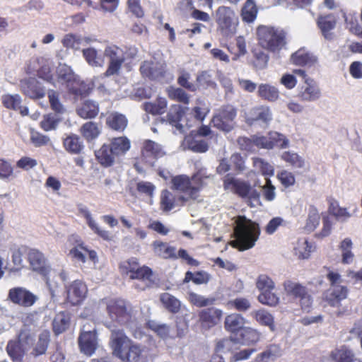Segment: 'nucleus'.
Wrapping results in <instances>:
<instances>
[{
	"label": "nucleus",
	"instance_id": "5fc2aeb1",
	"mask_svg": "<svg viewBox=\"0 0 362 362\" xmlns=\"http://www.w3.org/2000/svg\"><path fill=\"white\" fill-rule=\"evenodd\" d=\"M320 220V216L318 210L314 206H310L305 227V229L308 231H313L319 225Z\"/></svg>",
	"mask_w": 362,
	"mask_h": 362
},
{
	"label": "nucleus",
	"instance_id": "49530a36",
	"mask_svg": "<svg viewBox=\"0 0 362 362\" xmlns=\"http://www.w3.org/2000/svg\"><path fill=\"white\" fill-rule=\"evenodd\" d=\"M77 75H76L70 66L66 64H59L57 68V77L59 81L65 83L68 86V83H71Z\"/></svg>",
	"mask_w": 362,
	"mask_h": 362
},
{
	"label": "nucleus",
	"instance_id": "cd10ccee",
	"mask_svg": "<svg viewBox=\"0 0 362 362\" xmlns=\"http://www.w3.org/2000/svg\"><path fill=\"white\" fill-rule=\"evenodd\" d=\"M95 156L98 162L105 167L112 165L117 158V156L113 153V150L110 144H103L95 152Z\"/></svg>",
	"mask_w": 362,
	"mask_h": 362
},
{
	"label": "nucleus",
	"instance_id": "473e14b6",
	"mask_svg": "<svg viewBox=\"0 0 362 362\" xmlns=\"http://www.w3.org/2000/svg\"><path fill=\"white\" fill-rule=\"evenodd\" d=\"M83 216L86 219L88 226L92 230L105 240H112L113 235L107 230L100 228L95 221L92 218L90 211L85 209L81 211Z\"/></svg>",
	"mask_w": 362,
	"mask_h": 362
},
{
	"label": "nucleus",
	"instance_id": "9b49d317",
	"mask_svg": "<svg viewBox=\"0 0 362 362\" xmlns=\"http://www.w3.org/2000/svg\"><path fill=\"white\" fill-rule=\"evenodd\" d=\"M166 65L158 61H145L140 66L142 76L151 79H160L164 76Z\"/></svg>",
	"mask_w": 362,
	"mask_h": 362
},
{
	"label": "nucleus",
	"instance_id": "0eeeda50",
	"mask_svg": "<svg viewBox=\"0 0 362 362\" xmlns=\"http://www.w3.org/2000/svg\"><path fill=\"white\" fill-rule=\"evenodd\" d=\"M103 55L105 58L107 59L109 63L105 76H110L117 74L126 59L124 52L120 47L110 45L105 48Z\"/></svg>",
	"mask_w": 362,
	"mask_h": 362
},
{
	"label": "nucleus",
	"instance_id": "a18cd8bd",
	"mask_svg": "<svg viewBox=\"0 0 362 362\" xmlns=\"http://www.w3.org/2000/svg\"><path fill=\"white\" fill-rule=\"evenodd\" d=\"M160 301L165 308L173 313L179 312L181 306L180 301L168 293H164L160 295Z\"/></svg>",
	"mask_w": 362,
	"mask_h": 362
},
{
	"label": "nucleus",
	"instance_id": "6e6d98bb",
	"mask_svg": "<svg viewBox=\"0 0 362 362\" xmlns=\"http://www.w3.org/2000/svg\"><path fill=\"white\" fill-rule=\"evenodd\" d=\"M281 159L296 168H302L305 165L304 160L296 153L285 151L281 155Z\"/></svg>",
	"mask_w": 362,
	"mask_h": 362
},
{
	"label": "nucleus",
	"instance_id": "e433bc0d",
	"mask_svg": "<svg viewBox=\"0 0 362 362\" xmlns=\"http://www.w3.org/2000/svg\"><path fill=\"white\" fill-rule=\"evenodd\" d=\"M108 126L116 131H123L127 125L126 117L118 112H112L107 117Z\"/></svg>",
	"mask_w": 362,
	"mask_h": 362
},
{
	"label": "nucleus",
	"instance_id": "bf43d9fd",
	"mask_svg": "<svg viewBox=\"0 0 362 362\" xmlns=\"http://www.w3.org/2000/svg\"><path fill=\"white\" fill-rule=\"evenodd\" d=\"M209 112V108L207 104L203 100L197 99L195 106L192 109L194 118L199 121H203Z\"/></svg>",
	"mask_w": 362,
	"mask_h": 362
},
{
	"label": "nucleus",
	"instance_id": "39448f33",
	"mask_svg": "<svg viewBox=\"0 0 362 362\" xmlns=\"http://www.w3.org/2000/svg\"><path fill=\"white\" fill-rule=\"evenodd\" d=\"M237 115V110L233 105L221 107L211 119L213 126L223 132L231 131L234 126V119Z\"/></svg>",
	"mask_w": 362,
	"mask_h": 362
},
{
	"label": "nucleus",
	"instance_id": "c756f323",
	"mask_svg": "<svg viewBox=\"0 0 362 362\" xmlns=\"http://www.w3.org/2000/svg\"><path fill=\"white\" fill-rule=\"evenodd\" d=\"M152 246L156 255L163 259H177L175 247L169 245L168 243L156 240L153 243Z\"/></svg>",
	"mask_w": 362,
	"mask_h": 362
},
{
	"label": "nucleus",
	"instance_id": "9d476101",
	"mask_svg": "<svg viewBox=\"0 0 362 362\" xmlns=\"http://www.w3.org/2000/svg\"><path fill=\"white\" fill-rule=\"evenodd\" d=\"M149 357L147 346L132 341L119 360L122 362H146Z\"/></svg>",
	"mask_w": 362,
	"mask_h": 362
},
{
	"label": "nucleus",
	"instance_id": "f8f14e48",
	"mask_svg": "<svg viewBox=\"0 0 362 362\" xmlns=\"http://www.w3.org/2000/svg\"><path fill=\"white\" fill-rule=\"evenodd\" d=\"M8 297L13 303L23 307L33 305L37 299L36 296L21 287L11 289Z\"/></svg>",
	"mask_w": 362,
	"mask_h": 362
},
{
	"label": "nucleus",
	"instance_id": "4c0bfd02",
	"mask_svg": "<svg viewBox=\"0 0 362 362\" xmlns=\"http://www.w3.org/2000/svg\"><path fill=\"white\" fill-rule=\"evenodd\" d=\"M142 154L146 158L151 156L158 158L163 156L165 152L160 144L151 140H146L144 143Z\"/></svg>",
	"mask_w": 362,
	"mask_h": 362
},
{
	"label": "nucleus",
	"instance_id": "ddd939ff",
	"mask_svg": "<svg viewBox=\"0 0 362 362\" xmlns=\"http://www.w3.org/2000/svg\"><path fill=\"white\" fill-rule=\"evenodd\" d=\"M21 87L23 93L32 99H40L45 95V90L40 83L35 78H28L21 81Z\"/></svg>",
	"mask_w": 362,
	"mask_h": 362
},
{
	"label": "nucleus",
	"instance_id": "7c9ffc66",
	"mask_svg": "<svg viewBox=\"0 0 362 362\" xmlns=\"http://www.w3.org/2000/svg\"><path fill=\"white\" fill-rule=\"evenodd\" d=\"M1 101L4 106L7 109L13 110H20L23 115H26L28 113L27 107H23L21 104V98L19 95H4L1 97Z\"/></svg>",
	"mask_w": 362,
	"mask_h": 362
},
{
	"label": "nucleus",
	"instance_id": "58836bf2",
	"mask_svg": "<svg viewBox=\"0 0 362 362\" xmlns=\"http://www.w3.org/2000/svg\"><path fill=\"white\" fill-rule=\"evenodd\" d=\"M82 52L83 57L90 66L95 67H100L103 66L104 59L98 54L95 48L88 47L83 49Z\"/></svg>",
	"mask_w": 362,
	"mask_h": 362
},
{
	"label": "nucleus",
	"instance_id": "7ed1b4c3",
	"mask_svg": "<svg viewBox=\"0 0 362 362\" xmlns=\"http://www.w3.org/2000/svg\"><path fill=\"white\" fill-rule=\"evenodd\" d=\"M216 16L221 34L225 37L233 36L238 24V18L233 11L228 7L221 6L216 11Z\"/></svg>",
	"mask_w": 362,
	"mask_h": 362
},
{
	"label": "nucleus",
	"instance_id": "b1692460",
	"mask_svg": "<svg viewBox=\"0 0 362 362\" xmlns=\"http://www.w3.org/2000/svg\"><path fill=\"white\" fill-rule=\"evenodd\" d=\"M183 110L180 105H173L167 115L168 121L180 132H184L185 126L182 123Z\"/></svg>",
	"mask_w": 362,
	"mask_h": 362
},
{
	"label": "nucleus",
	"instance_id": "a878e982",
	"mask_svg": "<svg viewBox=\"0 0 362 362\" xmlns=\"http://www.w3.org/2000/svg\"><path fill=\"white\" fill-rule=\"evenodd\" d=\"M225 187H231L235 190L239 196L245 198L251 187L250 185L245 181L235 179L230 175H228L224 180Z\"/></svg>",
	"mask_w": 362,
	"mask_h": 362
},
{
	"label": "nucleus",
	"instance_id": "1a4fd4ad",
	"mask_svg": "<svg viewBox=\"0 0 362 362\" xmlns=\"http://www.w3.org/2000/svg\"><path fill=\"white\" fill-rule=\"evenodd\" d=\"M32 341L26 334L21 333L17 339L8 341L6 351L13 361H21Z\"/></svg>",
	"mask_w": 362,
	"mask_h": 362
},
{
	"label": "nucleus",
	"instance_id": "052dcab7",
	"mask_svg": "<svg viewBox=\"0 0 362 362\" xmlns=\"http://www.w3.org/2000/svg\"><path fill=\"white\" fill-rule=\"evenodd\" d=\"M170 98L177 100L184 104L189 103L188 94L182 88L170 87L167 90Z\"/></svg>",
	"mask_w": 362,
	"mask_h": 362
},
{
	"label": "nucleus",
	"instance_id": "f03ea898",
	"mask_svg": "<svg viewBox=\"0 0 362 362\" xmlns=\"http://www.w3.org/2000/svg\"><path fill=\"white\" fill-rule=\"evenodd\" d=\"M259 45L269 52L276 53L286 44V34L281 28L267 25H259L257 29Z\"/></svg>",
	"mask_w": 362,
	"mask_h": 362
},
{
	"label": "nucleus",
	"instance_id": "72a5a7b5",
	"mask_svg": "<svg viewBox=\"0 0 362 362\" xmlns=\"http://www.w3.org/2000/svg\"><path fill=\"white\" fill-rule=\"evenodd\" d=\"M258 95L269 102H275L279 98V91L274 86L267 83H262L258 86Z\"/></svg>",
	"mask_w": 362,
	"mask_h": 362
},
{
	"label": "nucleus",
	"instance_id": "0e129e2a",
	"mask_svg": "<svg viewBox=\"0 0 362 362\" xmlns=\"http://www.w3.org/2000/svg\"><path fill=\"white\" fill-rule=\"evenodd\" d=\"M269 134V139H270L272 142V148L274 146H278L281 148H286L288 147L289 141L284 134L277 132H270Z\"/></svg>",
	"mask_w": 362,
	"mask_h": 362
},
{
	"label": "nucleus",
	"instance_id": "3c124183",
	"mask_svg": "<svg viewBox=\"0 0 362 362\" xmlns=\"http://www.w3.org/2000/svg\"><path fill=\"white\" fill-rule=\"evenodd\" d=\"M145 110L153 115L163 114L167 107V100L164 98H158L155 103H146Z\"/></svg>",
	"mask_w": 362,
	"mask_h": 362
},
{
	"label": "nucleus",
	"instance_id": "5701e85b",
	"mask_svg": "<svg viewBox=\"0 0 362 362\" xmlns=\"http://www.w3.org/2000/svg\"><path fill=\"white\" fill-rule=\"evenodd\" d=\"M78 115L83 119L95 118L99 112L98 104L91 100H85L76 109Z\"/></svg>",
	"mask_w": 362,
	"mask_h": 362
},
{
	"label": "nucleus",
	"instance_id": "338daca9",
	"mask_svg": "<svg viewBox=\"0 0 362 362\" xmlns=\"http://www.w3.org/2000/svg\"><path fill=\"white\" fill-rule=\"evenodd\" d=\"M42 62L45 61V64L38 70V76L45 81L52 83L53 76L52 74V62L50 60L41 59Z\"/></svg>",
	"mask_w": 362,
	"mask_h": 362
},
{
	"label": "nucleus",
	"instance_id": "603ef678",
	"mask_svg": "<svg viewBox=\"0 0 362 362\" xmlns=\"http://www.w3.org/2000/svg\"><path fill=\"white\" fill-rule=\"evenodd\" d=\"M240 336L243 341L246 344H250L257 342L260 338V334L257 330L249 327H245L242 329Z\"/></svg>",
	"mask_w": 362,
	"mask_h": 362
},
{
	"label": "nucleus",
	"instance_id": "f3484780",
	"mask_svg": "<svg viewBox=\"0 0 362 362\" xmlns=\"http://www.w3.org/2000/svg\"><path fill=\"white\" fill-rule=\"evenodd\" d=\"M222 315V310L215 308L202 310L199 314V319L202 327L209 329L216 325L220 322Z\"/></svg>",
	"mask_w": 362,
	"mask_h": 362
},
{
	"label": "nucleus",
	"instance_id": "ea45409f",
	"mask_svg": "<svg viewBox=\"0 0 362 362\" xmlns=\"http://www.w3.org/2000/svg\"><path fill=\"white\" fill-rule=\"evenodd\" d=\"M286 293L295 298H300L308 292L307 288L301 284L291 281H286L284 284Z\"/></svg>",
	"mask_w": 362,
	"mask_h": 362
},
{
	"label": "nucleus",
	"instance_id": "c9c22d12",
	"mask_svg": "<svg viewBox=\"0 0 362 362\" xmlns=\"http://www.w3.org/2000/svg\"><path fill=\"white\" fill-rule=\"evenodd\" d=\"M69 323L70 316L69 313L61 312L57 314L52 322L54 332L56 334L62 333L69 327Z\"/></svg>",
	"mask_w": 362,
	"mask_h": 362
},
{
	"label": "nucleus",
	"instance_id": "f704fd0d",
	"mask_svg": "<svg viewBox=\"0 0 362 362\" xmlns=\"http://www.w3.org/2000/svg\"><path fill=\"white\" fill-rule=\"evenodd\" d=\"M63 144L65 149L71 153H79L83 148V141L76 134L68 135L64 138Z\"/></svg>",
	"mask_w": 362,
	"mask_h": 362
},
{
	"label": "nucleus",
	"instance_id": "2eb2a0df",
	"mask_svg": "<svg viewBox=\"0 0 362 362\" xmlns=\"http://www.w3.org/2000/svg\"><path fill=\"white\" fill-rule=\"evenodd\" d=\"M246 119L250 124L259 122L267 126L272 120V112L268 106H257L249 111Z\"/></svg>",
	"mask_w": 362,
	"mask_h": 362
},
{
	"label": "nucleus",
	"instance_id": "680f3d73",
	"mask_svg": "<svg viewBox=\"0 0 362 362\" xmlns=\"http://www.w3.org/2000/svg\"><path fill=\"white\" fill-rule=\"evenodd\" d=\"M295 254L300 259H307L310 256L311 246L309 245L306 239H301L297 242L294 248Z\"/></svg>",
	"mask_w": 362,
	"mask_h": 362
},
{
	"label": "nucleus",
	"instance_id": "a211bd4d",
	"mask_svg": "<svg viewBox=\"0 0 362 362\" xmlns=\"http://www.w3.org/2000/svg\"><path fill=\"white\" fill-rule=\"evenodd\" d=\"M86 293V286L81 281H75L67 288V300L72 305H77L83 300Z\"/></svg>",
	"mask_w": 362,
	"mask_h": 362
},
{
	"label": "nucleus",
	"instance_id": "13d9d810",
	"mask_svg": "<svg viewBox=\"0 0 362 362\" xmlns=\"http://www.w3.org/2000/svg\"><path fill=\"white\" fill-rule=\"evenodd\" d=\"M252 162L256 170L261 172L262 175L269 176L274 175V167L267 161L260 158H253Z\"/></svg>",
	"mask_w": 362,
	"mask_h": 362
},
{
	"label": "nucleus",
	"instance_id": "8fccbe9b",
	"mask_svg": "<svg viewBox=\"0 0 362 362\" xmlns=\"http://www.w3.org/2000/svg\"><path fill=\"white\" fill-rule=\"evenodd\" d=\"M257 9L255 2L247 0L242 9L243 20L247 23H252L257 17Z\"/></svg>",
	"mask_w": 362,
	"mask_h": 362
},
{
	"label": "nucleus",
	"instance_id": "09e8293b",
	"mask_svg": "<svg viewBox=\"0 0 362 362\" xmlns=\"http://www.w3.org/2000/svg\"><path fill=\"white\" fill-rule=\"evenodd\" d=\"M185 141L187 148L196 153H205L209 149V145L204 140H197L191 136H187Z\"/></svg>",
	"mask_w": 362,
	"mask_h": 362
},
{
	"label": "nucleus",
	"instance_id": "4d7b16f0",
	"mask_svg": "<svg viewBox=\"0 0 362 362\" xmlns=\"http://www.w3.org/2000/svg\"><path fill=\"white\" fill-rule=\"evenodd\" d=\"M352 241L349 238H345L340 245V249L342 252V262L344 264H350L354 260V254L351 252Z\"/></svg>",
	"mask_w": 362,
	"mask_h": 362
},
{
	"label": "nucleus",
	"instance_id": "c03bdc74",
	"mask_svg": "<svg viewBox=\"0 0 362 362\" xmlns=\"http://www.w3.org/2000/svg\"><path fill=\"white\" fill-rule=\"evenodd\" d=\"M49 342V335L48 332H42L40 334L37 342L34 346L30 355L36 358L40 355L45 354Z\"/></svg>",
	"mask_w": 362,
	"mask_h": 362
},
{
	"label": "nucleus",
	"instance_id": "a19ab883",
	"mask_svg": "<svg viewBox=\"0 0 362 362\" xmlns=\"http://www.w3.org/2000/svg\"><path fill=\"white\" fill-rule=\"evenodd\" d=\"M82 136L88 141L96 139L100 134V129L98 124L93 122H88L83 124L80 130Z\"/></svg>",
	"mask_w": 362,
	"mask_h": 362
},
{
	"label": "nucleus",
	"instance_id": "de8ad7c7",
	"mask_svg": "<svg viewBox=\"0 0 362 362\" xmlns=\"http://www.w3.org/2000/svg\"><path fill=\"white\" fill-rule=\"evenodd\" d=\"M281 356V349L279 345L271 344L262 353L257 356L258 362L264 360H275L276 358Z\"/></svg>",
	"mask_w": 362,
	"mask_h": 362
},
{
	"label": "nucleus",
	"instance_id": "37998d69",
	"mask_svg": "<svg viewBox=\"0 0 362 362\" xmlns=\"http://www.w3.org/2000/svg\"><path fill=\"white\" fill-rule=\"evenodd\" d=\"M250 315L259 324L269 327L271 330L274 329V318L267 310L263 309L255 310L251 312Z\"/></svg>",
	"mask_w": 362,
	"mask_h": 362
},
{
	"label": "nucleus",
	"instance_id": "6e6552de",
	"mask_svg": "<svg viewBox=\"0 0 362 362\" xmlns=\"http://www.w3.org/2000/svg\"><path fill=\"white\" fill-rule=\"evenodd\" d=\"M107 310L110 318L119 324H125L131 318V307L124 300H110Z\"/></svg>",
	"mask_w": 362,
	"mask_h": 362
},
{
	"label": "nucleus",
	"instance_id": "4be33fe9",
	"mask_svg": "<svg viewBox=\"0 0 362 362\" xmlns=\"http://www.w3.org/2000/svg\"><path fill=\"white\" fill-rule=\"evenodd\" d=\"M69 93L74 96L76 100L87 96L89 93L88 85L81 80L77 76L66 87Z\"/></svg>",
	"mask_w": 362,
	"mask_h": 362
},
{
	"label": "nucleus",
	"instance_id": "20e7f679",
	"mask_svg": "<svg viewBox=\"0 0 362 362\" xmlns=\"http://www.w3.org/2000/svg\"><path fill=\"white\" fill-rule=\"evenodd\" d=\"M172 183L175 189L183 192L179 196L177 201L184 204L191 200L194 201L199 197L201 187L192 185V181L186 175H178L173 178Z\"/></svg>",
	"mask_w": 362,
	"mask_h": 362
},
{
	"label": "nucleus",
	"instance_id": "393cba45",
	"mask_svg": "<svg viewBox=\"0 0 362 362\" xmlns=\"http://www.w3.org/2000/svg\"><path fill=\"white\" fill-rule=\"evenodd\" d=\"M28 259L32 269L41 274H45L47 270L46 259L42 252L33 249L28 253Z\"/></svg>",
	"mask_w": 362,
	"mask_h": 362
},
{
	"label": "nucleus",
	"instance_id": "423d86ee",
	"mask_svg": "<svg viewBox=\"0 0 362 362\" xmlns=\"http://www.w3.org/2000/svg\"><path fill=\"white\" fill-rule=\"evenodd\" d=\"M111 334L109 345L114 356L120 359L124 351L127 349L132 341L125 334L122 329L108 325Z\"/></svg>",
	"mask_w": 362,
	"mask_h": 362
},
{
	"label": "nucleus",
	"instance_id": "f257e3e1",
	"mask_svg": "<svg viewBox=\"0 0 362 362\" xmlns=\"http://www.w3.org/2000/svg\"><path fill=\"white\" fill-rule=\"evenodd\" d=\"M235 223V239L230 243V245L239 251L252 248L260 235L259 224L245 216H240L237 217Z\"/></svg>",
	"mask_w": 362,
	"mask_h": 362
},
{
	"label": "nucleus",
	"instance_id": "69168bd1",
	"mask_svg": "<svg viewBox=\"0 0 362 362\" xmlns=\"http://www.w3.org/2000/svg\"><path fill=\"white\" fill-rule=\"evenodd\" d=\"M188 300L191 303L197 307H204L209 305H212L215 301L214 298H206L204 296L194 292L189 293Z\"/></svg>",
	"mask_w": 362,
	"mask_h": 362
},
{
	"label": "nucleus",
	"instance_id": "c85d7f7f",
	"mask_svg": "<svg viewBox=\"0 0 362 362\" xmlns=\"http://www.w3.org/2000/svg\"><path fill=\"white\" fill-rule=\"evenodd\" d=\"M292 62L299 66H312L317 62L313 54L308 52L305 49H300L294 52L291 57Z\"/></svg>",
	"mask_w": 362,
	"mask_h": 362
},
{
	"label": "nucleus",
	"instance_id": "2f4dec72",
	"mask_svg": "<svg viewBox=\"0 0 362 362\" xmlns=\"http://www.w3.org/2000/svg\"><path fill=\"white\" fill-rule=\"evenodd\" d=\"M330 358L334 362H354L356 360L351 350L345 346H341L333 350Z\"/></svg>",
	"mask_w": 362,
	"mask_h": 362
},
{
	"label": "nucleus",
	"instance_id": "6ab92c4d",
	"mask_svg": "<svg viewBox=\"0 0 362 362\" xmlns=\"http://www.w3.org/2000/svg\"><path fill=\"white\" fill-rule=\"evenodd\" d=\"M132 279H137L139 281V284L135 285V288L144 290L146 287L151 286L152 281V271L147 267H139L136 272L129 275Z\"/></svg>",
	"mask_w": 362,
	"mask_h": 362
},
{
	"label": "nucleus",
	"instance_id": "412c9836",
	"mask_svg": "<svg viewBox=\"0 0 362 362\" xmlns=\"http://www.w3.org/2000/svg\"><path fill=\"white\" fill-rule=\"evenodd\" d=\"M246 320L238 313H232L227 315L224 321V328L230 333L241 332L245 327Z\"/></svg>",
	"mask_w": 362,
	"mask_h": 362
},
{
	"label": "nucleus",
	"instance_id": "e2e57ef3",
	"mask_svg": "<svg viewBox=\"0 0 362 362\" xmlns=\"http://www.w3.org/2000/svg\"><path fill=\"white\" fill-rule=\"evenodd\" d=\"M59 122V119L55 114H47L43 116L40 126L45 131L48 132L55 129Z\"/></svg>",
	"mask_w": 362,
	"mask_h": 362
},
{
	"label": "nucleus",
	"instance_id": "aec40b11",
	"mask_svg": "<svg viewBox=\"0 0 362 362\" xmlns=\"http://www.w3.org/2000/svg\"><path fill=\"white\" fill-rule=\"evenodd\" d=\"M348 289L346 286L339 285L331 287L325 293V299L332 306H338L341 300L346 299Z\"/></svg>",
	"mask_w": 362,
	"mask_h": 362
},
{
	"label": "nucleus",
	"instance_id": "864d4df0",
	"mask_svg": "<svg viewBox=\"0 0 362 362\" xmlns=\"http://www.w3.org/2000/svg\"><path fill=\"white\" fill-rule=\"evenodd\" d=\"M329 211L335 216L337 220L341 222L346 221L351 217V214L347 209L339 206L337 202H332L330 204Z\"/></svg>",
	"mask_w": 362,
	"mask_h": 362
},
{
	"label": "nucleus",
	"instance_id": "774afa93",
	"mask_svg": "<svg viewBox=\"0 0 362 362\" xmlns=\"http://www.w3.org/2000/svg\"><path fill=\"white\" fill-rule=\"evenodd\" d=\"M273 290H269L261 293L258 296V300L265 305L275 306L279 301V297L272 292Z\"/></svg>",
	"mask_w": 362,
	"mask_h": 362
},
{
	"label": "nucleus",
	"instance_id": "79ce46f5",
	"mask_svg": "<svg viewBox=\"0 0 362 362\" xmlns=\"http://www.w3.org/2000/svg\"><path fill=\"white\" fill-rule=\"evenodd\" d=\"M117 157L124 155L130 148V141L127 137H117L111 141L110 144Z\"/></svg>",
	"mask_w": 362,
	"mask_h": 362
},
{
	"label": "nucleus",
	"instance_id": "4468645a",
	"mask_svg": "<svg viewBox=\"0 0 362 362\" xmlns=\"http://www.w3.org/2000/svg\"><path fill=\"white\" fill-rule=\"evenodd\" d=\"M298 96L302 101L313 102L320 98L321 92L313 79L306 78L304 84L300 88Z\"/></svg>",
	"mask_w": 362,
	"mask_h": 362
},
{
	"label": "nucleus",
	"instance_id": "bb28decb",
	"mask_svg": "<svg viewBox=\"0 0 362 362\" xmlns=\"http://www.w3.org/2000/svg\"><path fill=\"white\" fill-rule=\"evenodd\" d=\"M336 23V18L332 15L319 17L317 25L325 39L330 40L333 38V33L331 30L335 28Z\"/></svg>",
	"mask_w": 362,
	"mask_h": 362
},
{
	"label": "nucleus",
	"instance_id": "dca6fc26",
	"mask_svg": "<svg viewBox=\"0 0 362 362\" xmlns=\"http://www.w3.org/2000/svg\"><path fill=\"white\" fill-rule=\"evenodd\" d=\"M78 344L81 352L87 356H91L98 346L95 330L83 331L78 338Z\"/></svg>",
	"mask_w": 362,
	"mask_h": 362
}]
</instances>
